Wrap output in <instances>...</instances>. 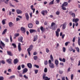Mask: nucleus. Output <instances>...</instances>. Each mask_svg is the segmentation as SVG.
Returning a JSON list of instances; mask_svg holds the SVG:
<instances>
[{
	"instance_id": "obj_1",
	"label": "nucleus",
	"mask_w": 80,
	"mask_h": 80,
	"mask_svg": "<svg viewBox=\"0 0 80 80\" xmlns=\"http://www.w3.org/2000/svg\"><path fill=\"white\" fill-rule=\"evenodd\" d=\"M51 28L52 30H55L57 28L58 26L56 24L55 22H52L51 24Z\"/></svg>"
},
{
	"instance_id": "obj_2",
	"label": "nucleus",
	"mask_w": 80,
	"mask_h": 80,
	"mask_svg": "<svg viewBox=\"0 0 80 80\" xmlns=\"http://www.w3.org/2000/svg\"><path fill=\"white\" fill-rule=\"evenodd\" d=\"M41 13V14H42V15H43L44 16L45 15V13H46V14H47V13H48V11H47V10H43L42 11Z\"/></svg>"
},
{
	"instance_id": "obj_3",
	"label": "nucleus",
	"mask_w": 80,
	"mask_h": 80,
	"mask_svg": "<svg viewBox=\"0 0 80 80\" xmlns=\"http://www.w3.org/2000/svg\"><path fill=\"white\" fill-rule=\"evenodd\" d=\"M67 22H65L62 24V30H64V29H65V28H66V27H67Z\"/></svg>"
},
{
	"instance_id": "obj_4",
	"label": "nucleus",
	"mask_w": 80,
	"mask_h": 80,
	"mask_svg": "<svg viewBox=\"0 0 80 80\" xmlns=\"http://www.w3.org/2000/svg\"><path fill=\"white\" fill-rule=\"evenodd\" d=\"M23 38L22 37H21L19 38H18V40L19 42H21L22 43H23Z\"/></svg>"
},
{
	"instance_id": "obj_5",
	"label": "nucleus",
	"mask_w": 80,
	"mask_h": 80,
	"mask_svg": "<svg viewBox=\"0 0 80 80\" xmlns=\"http://www.w3.org/2000/svg\"><path fill=\"white\" fill-rule=\"evenodd\" d=\"M25 16L27 20H29V18H30L29 17V16L28 15V13L27 12H26L25 13Z\"/></svg>"
},
{
	"instance_id": "obj_6",
	"label": "nucleus",
	"mask_w": 80,
	"mask_h": 80,
	"mask_svg": "<svg viewBox=\"0 0 80 80\" xmlns=\"http://www.w3.org/2000/svg\"><path fill=\"white\" fill-rule=\"evenodd\" d=\"M49 66L51 68H55V65L53 63L49 64Z\"/></svg>"
},
{
	"instance_id": "obj_7",
	"label": "nucleus",
	"mask_w": 80,
	"mask_h": 80,
	"mask_svg": "<svg viewBox=\"0 0 80 80\" xmlns=\"http://www.w3.org/2000/svg\"><path fill=\"white\" fill-rule=\"evenodd\" d=\"M78 21H79V19L78 18H73L72 19V22H75V23H76L78 22Z\"/></svg>"
},
{
	"instance_id": "obj_8",
	"label": "nucleus",
	"mask_w": 80,
	"mask_h": 80,
	"mask_svg": "<svg viewBox=\"0 0 80 80\" xmlns=\"http://www.w3.org/2000/svg\"><path fill=\"white\" fill-rule=\"evenodd\" d=\"M6 61L9 64H12V59L9 58L6 60Z\"/></svg>"
},
{
	"instance_id": "obj_9",
	"label": "nucleus",
	"mask_w": 80,
	"mask_h": 80,
	"mask_svg": "<svg viewBox=\"0 0 80 80\" xmlns=\"http://www.w3.org/2000/svg\"><path fill=\"white\" fill-rule=\"evenodd\" d=\"M19 61L18 59L16 58L14 60V64H17V63H18Z\"/></svg>"
},
{
	"instance_id": "obj_10",
	"label": "nucleus",
	"mask_w": 80,
	"mask_h": 80,
	"mask_svg": "<svg viewBox=\"0 0 80 80\" xmlns=\"http://www.w3.org/2000/svg\"><path fill=\"white\" fill-rule=\"evenodd\" d=\"M27 65L29 68H32V65L31 63H28Z\"/></svg>"
},
{
	"instance_id": "obj_11",
	"label": "nucleus",
	"mask_w": 80,
	"mask_h": 80,
	"mask_svg": "<svg viewBox=\"0 0 80 80\" xmlns=\"http://www.w3.org/2000/svg\"><path fill=\"white\" fill-rule=\"evenodd\" d=\"M62 7H67L68 6V3L66 2H64L62 4Z\"/></svg>"
},
{
	"instance_id": "obj_12",
	"label": "nucleus",
	"mask_w": 80,
	"mask_h": 80,
	"mask_svg": "<svg viewBox=\"0 0 80 80\" xmlns=\"http://www.w3.org/2000/svg\"><path fill=\"white\" fill-rule=\"evenodd\" d=\"M29 32L30 33H32L34 32H36V30L35 29H30L29 30Z\"/></svg>"
},
{
	"instance_id": "obj_13",
	"label": "nucleus",
	"mask_w": 80,
	"mask_h": 80,
	"mask_svg": "<svg viewBox=\"0 0 80 80\" xmlns=\"http://www.w3.org/2000/svg\"><path fill=\"white\" fill-rule=\"evenodd\" d=\"M16 12L18 14H20V13H22V11L19 9H17Z\"/></svg>"
},
{
	"instance_id": "obj_14",
	"label": "nucleus",
	"mask_w": 80,
	"mask_h": 80,
	"mask_svg": "<svg viewBox=\"0 0 80 80\" xmlns=\"http://www.w3.org/2000/svg\"><path fill=\"white\" fill-rule=\"evenodd\" d=\"M28 27L29 28H32L33 27V24L32 23H29L28 25Z\"/></svg>"
},
{
	"instance_id": "obj_15",
	"label": "nucleus",
	"mask_w": 80,
	"mask_h": 80,
	"mask_svg": "<svg viewBox=\"0 0 80 80\" xmlns=\"http://www.w3.org/2000/svg\"><path fill=\"white\" fill-rule=\"evenodd\" d=\"M37 39H38V35H36L34 36L33 41L35 42V41H36Z\"/></svg>"
},
{
	"instance_id": "obj_16",
	"label": "nucleus",
	"mask_w": 80,
	"mask_h": 80,
	"mask_svg": "<svg viewBox=\"0 0 80 80\" xmlns=\"http://www.w3.org/2000/svg\"><path fill=\"white\" fill-rule=\"evenodd\" d=\"M28 71V69L27 68H24L23 70V72L22 73L23 74L24 73H26V72H27Z\"/></svg>"
},
{
	"instance_id": "obj_17",
	"label": "nucleus",
	"mask_w": 80,
	"mask_h": 80,
	"mask_svg": "<svg viewBox=\"0 0 80 80\" xmlns=\"http://www.w3.org/2000/svg\"><path fill=\"white\" fill-rule=\"evenodd\" d=\"M7 32V29H5L2 33V35H5Z\"/></svg>"
},
{
	"instance_id": "obj_18",
	"label": "nucleus",
	"mask_w": 80,
	"mask_h": 80,
	"mask_svg": "<svg viewBox=\"0 0 80 80\" xmlns=\"http://www.w3.org/2000/svg\"><path fill=\"white\" fill-rule=\"evenodd\" d=\"M7 53L10 56H12L13 55L12 54V53L10 51H7Z\"/></svg>"
},
{
	"instance_id": "obj_19",
	"label": "nucleus",
	"mask_w": 80,
	"mask_h": 80,
	"mask_svg": "<svg viewBox=\"0 0 80 80\" xmlns=\"http://www.w3.org/2000/svg\"><path fill=\"white\" fill-rule=\"evenodd\" d=\"M9 25L10 27H12L13 26V24L12 22H9Z\"/></svg>"
},
{
	"instance_id": "obj_20",
	"label": "nucleus",
	"mask_w": 80,
	"mask_h": 80,
	"mask_svg": "<svg viewBox=\"0 0 80 80\" xmlns=\"http://www.w3.org/2000/svg\"><path fill=\"white\" fill-rule=\"evenodd\" d=\"M25 29L23 27H21V31H22L24 33H25Z\"/></svg>"
},
{
	"instance_id": "obj_21",
	"label": "nucleus",
	"mask_w": 80,
	"mask_h": 80,
	"mask_svg": "<svg viewBox=\"0 0 80 80\" xmlns=\"http://www.w3.org/2000/svg\"><path fill=\"white\" fill-rule=\"evenodd\" d=\"M78 44L79 46H80V37H78Z\"/></svg>"
},
{
	"instance_id": "obj_22",
	"label": "nucleus",
	"mask_w": 80,
	"mask_h": 80,
	"mask_svg": "<svg viewBox=\"0 0 80 80\" xmlns=\"http://www.w3.org/2000/svg\"><path fill=\"white\" fill-rule=\"evenodd\" d=\"M54 0H53L51 2H50L49 3V5H53L54 3Z\"/></svg>"
},
{
	"instance_id": "obj_23",
	"label": "nucleus",
	"mask_w": 80,
	"mask_h": 80,
	"mask_svg": "<svg viewBox=\"0 0 80 80\" xmlns=\"http://www.w3.org/2000/svg\"><path fill=\"white\" fill-rule=\"evenodd\" d=\"M50 58L51 60L52 61H53V56H52V55H51L50 56Z\"/></svg>"
},
{
	"instance_id": "obj_24",
	"label": "nucleus",
	"mask_w": 80,
	"mask_h": 80,
	"mask_svg": "<svg viewBox=\"0 0 80 80\" xmlns=\"http://www.w3.org/2000/svg\"><path fill=\"white\" fill-rule=\"evenodd\" d=\"M33 58L34 60H37L38 59V57L37 56H34L33 57Z\"/></svg>"
},
{
	"instance_id": "obj_25",
	"label": "nucleus",
	"mask_w": 80,
	"mask_h": 80,
	"mask_svg": "<svg viewBox=\"0 0 80 80\" xmlns=\"http://www.w3.org/2000/svg\"><path fill=\"white\" fill-rule=\"evenodd\" d=\"M0 42L2 46L3 47H4V46L5 45V44H4V43L3 42H2V41H1Z\"/></svg>"
},
{
	"instance_id": "obj_26",
	"label": "nucleus",
	"mask_w": 80,
	"mask_h": 80,
	"mask_svg": "<svg viewBox=\"0 0 80 80\" xmlns=\"http://www.w3.org/2000/svg\"><path fill=\"white\" fill-rule=\"evenodd\" d=\"M55 64H56V65H58V60H55Z\"/></svg>"
},
{
	"instance_id": "obj_27",
	"label": "nucleus",
	"mask_w": 80,
	"mask_h": 80,
	"mask_svg": "<svg viewBox=\"0 0 80 80\" xmlns=\"http://www.w3.org/2000/svg\"><path fill=\"white\" fill-rule=\"evenodd\" d=\"M56 32V35L57 37H59V32Z\"/></svg>"
},
{
	"instance_id": "obj_28",
	"label": "nucleus",
	"mask_w": 80,
	"mask_h": 80,
	"mask_svg": "<svg viewBox=\"0 0 80 80\" xmlns=\"http://www.w3.org/2000/svg\"><path fill=\"white\" fill-rule=\"evenodd\" d=\"M2 25H5V19H3L2 21Z\"/></svg>"
},
{
	"instance_id": "obj_29",
	"label": "nucleus",
	"mask_w": 80,
	"mask_h": 80,
	"mask_svg": "<svg viewBox=\"0 0 80 80\" xmlns=\"http://www.w3.org/2000/svg\"><path fill=\"white\" fill-rule=\"evenodd\" d=\"M12 46H13V47H14V48H17V46L16 45V44H15L13 43L12 44Z\"/></svg>"
},
{
	"instance_id": "obj_30",
	"label": "nucleus",
	"mask_w": 80,
	"mask_h": 80,
	"mask_svg": "<svg viewBox=\"0 0 80 80\" xmlns=\"http://www.w3.org/2000/svg\"><path fill=\"white\" fill-rule=\"evenodd\" d=\"M64 7H65V6H61L62 9V10H66V8Z\"/></svg>"
},
{
	"instance_id": "obj_31",
	"label": "nucleus",
	"mask_w": 80,
	"mask_h": 80,
	"mask_svg": "<svg viewBox=\"0 0 80 80\" xmlns=\"http://www.w3.org/2000/svg\"><path fill=\"white\" fill-rule=\"evenodd\" d=\"M9 3L10 6V7H15V6L12 5V4L11 3V2H9Z\"/></svg>"
},
{
	"instance_id": "obj_32",
	"label": "nucleus",
	"mask_w": 80,
	"mask_h": 80,
	"mask_svg": "<svg viewBox=\"0 0 80 80\" xmlns=\"http://www.w3.org/2000/svg\"><path fill=\"white\" fill-rule=\"evenodd\" d=\"M46 76V73H44L43 74V75L42 76L43 79V80H45V78Z\"/></svg>"
},
{
	"instance_id": "obj_33",
	"label": "nucleus",
	"mask_w": 80,
	"mask_h": 80,
	"mask_svg": "<svg viewBox=\"0 0 80 80\" xmlns=\"http://www.w3.org/2000/svg\"><path fill=\"white\" fill-rule=\"evenodd\" d=\"M73 50V49L72 47H71L70 48H69V50L70 52L72 51Z\"/></svg>"
},
{
	"instance_id": "obj_34",
	"label": "nucleus",
	"mask_w": 80,
	"mask_h": 80,
	"mask_svg": "<svg viewBox=\"0 0 80 80\" xmlns=\"http://www.w3.org/2000/svg\"><path fill=\"white\" fill-rule=\"evenodd\" d=\"M45 80H50V78H48V77H46L45 78Z\"/></svg>"
},
{
	"instance_id": "obj_35",
	"label": "nucleus",
	"mask_w": 80,
	"mask_h": 80,
	"mask_svg": "<svg viewBox=\"0 0 80 80\" xmlns=\"http://www.w3.org/2000/svg\"><path fill=\"white\" fill-rule=\"evenodd\" d=\"M47 64H48V61H47V60H45L44 61V64L45 65H47Z\"/></svg>"
},
{
	"instance_id": "obj_36",
	"label": "nucleus",
	"mask_w": 80,
	"mask_h": 80,
	"mask_svg": "<svg viewBox=\"0 0 80 80\" xmlns=\"http://www.w3.org/2000/svg\"><path fill=\"white\" fill-rule=\"evenodd\" d=\"M19 76L20 77H23V74L21 73H20L19 75Z\"/></svg>"
},
{
	"instance_id": "obj_37",
	"label": "nucleus",
	"mask_w": 80,
	"mask_h": 80,
	"mask_svg": "<svg viewBox=\"0 0 80 80\" xmlns=\"http://www.w3.org/2000/svg\"><path fill=\"white\" fill-rule=\"evenodd\" d=\"M60 12L58 11L56 12V14L58 15H60Z\"/></svg>"
},
{
	"instance_id": "obj_38",
	"label": "nucleus",
	"mask_w": 80,
	"mask_h": 80,
	"mask_svg": "<svg viewBox=\"0 0 80 80\" xmlns=\"http://www.w3.org/2000/svg\"><path fill=\"white\" fill-rule=\"evenodd\" d=\"M47 71H48V70L47 69V68H45L44 70V72L45 73H47Z\"/></svg>"
},
{
	"instance_id": "obj_39",
	"label": "nucleus",
	"mask_w": 80,
	"mask_h": 80,
	"mask_svg": "<svg viewBox=\"0 0 80 80\" xmlns=\"http://www.w3.org/2000/svg\"><path fill=\"white\" fill-rule=\"evenodd\" d=\"M15 78L14 76H12L9 78V79H12V78Z\"/></svg>"
},
{
	"instance_id": "obj_40",
	"label": "nucleus",
	"mask_w": 80,
	"mask_h": 80,
	"mask_svg": "<svg viewBox=\"0 0 80 80\" xmlns=\"http://www.w3.org/2000/svg\"><path fill=\"white\" fill-rule=\"evenodd\" d=\"M9 0H6V1H4V3H6V4H8V1Z\"/></svg>"
},
{
	"instance_id": "obj_41",
	"label": "nucleus",
	"mask_w": 80,
	"mask_h": 80,
	"mask_svg": "<svg viewBox=\"0 0 80 80\" xmlns=\"http://www.w3.org/2000/svg\"><path fill=\"white\" fill-rule=\"evenodd\" d=\"M76 49L78 52H80V49H79V48H78V47L76 48Z\"/></svg>"
},
{
	"instance_id": "obj_42",
	"label": "nucleus",
	"mask_w": 80,
	"mask_h": 80,
	"mask_svg": "<svg viewBox=\"0 0 80 80\" xmlns=\"http://www.w3.org/2000/svg\"><path fill=\"white\" fill-rule=\"evenodd\" d=\"M46 52H47V53H48V52H49L50 50H49V49H48V48H46Z\"/></svg>"
},
{
	"instance_id": "obj_43",
	"label": "nucleus",
	"mask_w": 80,
	"mask_h": 80,
	"mask_svg": "<svg viewBox=\"0 0 80 80\" xmlns=\"http://www.w3.org/2000/svg\"><path fill=\"white\" fill-rule=\"evenodd\" d=\"M1 63H2L3 64H5V61L2 60L1 61Z\"/></svg>"
},
{
	"instance_id": "obj_44",
	"label": "nucleus",
	"mask_w": 80,
	"mask_h": 80,
	"mask_svg": "<svg viewBox=\"0 0 80 80\" xmlns=\"http://www.w3.org/2000/svg\"><path fill=\"white\" fill-rule=\"evenodd\" d=\"M66 51V48L65 47L63 48V52H65Z\"/></svg>"
},
{
	"instance_id": "obj_45",
	"label": "nucleus",
	"mask_w": 80,
	"mask_h": 80,
	"mask_svg": "<svg viewBox=\"0 0 80 80\" xmlns=\"http://www.w3.org/2000/svg\"><path fill=\"white\" fill-rule=\"evenodd\" d=\"M72 15V17L73 18H75V13H73Z\"/></svg>"
},
{
	"instance_id": "obj_46",
	"label": "nucleus",
	"mask_w": 80,
	"mask_h": 80,
	"mask_svg": "<svg viewBox=\"0 0 80 80\" xmlns=\"http://www.w3.org/2000/svg\"><path fill=\"white\" fill-rule=\"evenodd\" d=\"M31 50H32V49L30 48H28L27 50V52H30Z\"/></svg>"
},
{
	"instance_id": "obj_47",
	"label": "nucleus",
	"mask_w": 80,
	"mask_h": 80,
	"mask_svg": "<svg viewBox=\"0 0 80 80\" xmlns=\"http://www.w3.org/2000/svg\"><path fill=\"white\" fill-rule=\"evenodd\" d=\"M4 78L2 76H0V80H3Z\"/></svg>"
},
{
	"instance_id": "obj_48",
	"label": "nucleus",
	"mask_w": 80,
	"mask_h": 80,
	"mask_svg": "<svg viewBox=\"0 0 80 80\" xmlns=\"http://www.w3.org/2000/svg\"><path fill=\"white\" fill-rule=\"evenodd\" d=\"M19 34L18 33H16L15 34V37H18V36H19Z\"/></svg>"
},
{
	"instance_id": "obj_49",
	"label": "nucleus",
	"mask_w": 80,
	"mask_h": 80,
	"mask_svg": "<svg viewBox=\"0 0 80 80\" xmlns=\"http://www.w3.org/2000/svg\"><path fill=\"white\" fill-rule=\"evenodd\" d=\"M52 63V61H51V60H49V61H48V64H49V65H50V64H51Z\"/></svg>"
},
{
	"instance_id": "obj_50",
	"label": "nucleus",
	"mask_w": 80,
	"mask_h": 80,
	"mask_svg": "<svg viewBox=\"0 0 80 80\" xmlns=\"http://www.w3.org/2000/svg\"><path fill=\"white\" fill-rule=\"evenodd\" d=\"M18 70H21V67L20 66H19L18 67Z\"/></svg>"
},
{
	"instance_id": "obj_51",
	"label": "nucleus",
	"mask_w": 80,
	"mask_h": 80,
	"mask_svg": "<svg viewBox=\"0 0 80 80\" xmlns=\"http://www.w3.org/2000/svg\"><path fill=\"white\" fill-rule=\"evenodd\" d=\"M18 49L19 52H20V51L22 50V48H21V47H18Z\"/></svg>"
},
{
	"instance_id": "obj_52",
	"label": "nucleus",
	"mask_w": 80,
	"mask_h": 80,
	"mask_svg": "<svg viewBox=\"0 0 80 80\" xmlns=\"http://www.w3.org/2000/svg\"><path fill=\"white\" fill-rule=\"evenodd\" d=\"M36 25H39V21H36Z\"/></svg>"
},
{
	"instance_id": "obj_53",
	"label": "nucleus",
	"mask_w": 80,
	"mask_h": 80,
	"mask_svg": "<svg viewBox=\"0 0 80 80\" xmlns=\"http://www.w3.org/2000/svg\"><path fill=\"white\" fill-rule=\"evenodd\" d=\"M5 41L6 42H9V40L8 39H7V38H6L5 39Z\"/></svg>"
},
{
	"instance_id": "obj_54",
	"label": "nucleus",
	"mask_w": 80,
	"mask_h": 80,
	"mask_svg": "<svg viewBox=\"0 0 80 80\" xmlns=\"http://www.w3.org/2000/svg\"><path fill=\"white\" fill-rule=\"evenodd\" d=\"M71 80H73V74H72L71 75Z\"/></svg>"
},
{
	"instance_id": "obj_55",
	"label": "nucleus",
	"mask_w": 80,
	"mask_h": 80,
	"mask_svg": "<svg viewBox=\"0 0 80 80\" xmlns=\"http://www.w3.org/2000/svg\"><path fill=\"white\" fill-rule=\"evenodd\" d=\"M62 36V39H63V38H64V37H65V35L63 34Z\"/></svg>"
},
{
	"instance_id": "obj_56",
	"label": "nucleus",
	"mask_w": 80,
	"mask_h": 80,
	"mask_svg": "<svg viewBox=\"0 0 80 80\" xmlns=\"http://www.w3.org/2000/svg\"><path fill=\"white\" fill-rule=\"evenodd\" d=\"M40 29L42 32L43 31V27H41L40 28Z\"/></svg>"
},
{
	"instance_id": "obj_57",
	"label": "nucleus",
	"mask_w": 80,
	"mask_h": 80,
	"mask_svg": "<svg viewBox=\"0 0 80 80\" xmlns=\"http://www.w3.org/2000/svg\"><path fill=\"white\" fill-rule=\"evenodd\" d=\"M69 13L70 14V15H72L73 14V12L70 11L69 12Z\"/></svg>"
},
{
	"instance_id": "obj_58",
	"label": "nucleus",
	"mask_w": 80,
	"mask_h": 80,
	"mask_svg": "<svg viewBox=\"0 0 80 80\" xmlns=\"http://www.w3.org/2000/svg\"><path fill=\"white\" fill-rule=\"evenodd\" d=\"M59 74H62L63 73V71H59Z\"/></svg>"
},
{
	"instance_id": "obj_59",
	"label": "nucleus",
	"mask_w": 80,
	"mask_h": 80,
	"mask_svg": "<svg viewBox=\"0 0 80 80\" xmlns=\"http://www.w3.org/2000/svg\"><path fill=\"white\" fill-rule=\"evenodd\" d=\"M34 66L36 68H39V66H38V65L35 64Z\"/></svg>"
},
{
	"instance_id": "obj_60",
	"label": "nucleus",
	"mask_w": 80,
	"mask_h": 80,
	"mask_svg": "<svg viewBox=\"0 0 80 80\" xmlns=\"http://www.w3.org/2000/svg\"><path fill=\"white\" fill-rule=\"evenodd\" d=\"M34 72H35V73H36V74H37V73H38V71L37 70H36L34 71Z\"/></svg>"
},
{
	"instance_id": "obj_61",
	"label": "nucleus",
	"mask_w": 80,
	"mask_h": 80,
	"mask_svg": "<svg viewBox=\"0 0 80 80\" xmlns=\"http://www.w3.org/2000/svg\"><path fill=\"white\" fill-rule=\"evenodd\" d=\"M24 77L25 78H26V79H28V77L26 76V75H24Z\"/></svg>"
},
{
	"instance_id": "obj_62",
	"label": "nucleus",
	"mask_w": 80,
	"mask_h": 80,
	"mask_svg": "<svg viewBox=\"0 0 80 80\" xmlns=\"http://www.w3.org/2000/svg\"><path fill=\"white\" fill-rule=\"evenodd\" d=\"M65 59L63 58L62 59V62H65Z\"/></svg>"
},
{
	"instance_id": "obj_63",
	"label": "nucleus",
	"mask_w": 80,
	"mask_h": 80,
	"mask_svg": "<svg viewBox=\"0 0 80 80\" xmlns=\"http://www.w3.org/2000/svg\"><path fill=\"white\" fill-rule=\"evenodd\" d=\"M21 67L22 68H25V65H24V64H22L21 65Z\"/></svg>"
},
{
	"instance_id": "obj_64",
	"label": "nucleus",
	"mask_w": 80,
	"mask_h": 80,
	"mask_svg": "<svg viewBox=\"0 0 80 80\" xmlns=\"http://www.w3.org/2000/svg\"><path fill=\"white\" fill-rule=\"evenodd\" d=\"M62 80H65V77L64 76L62 78Z\"/></svg>"
}]
</instances>
